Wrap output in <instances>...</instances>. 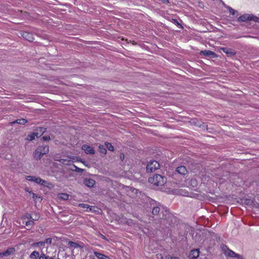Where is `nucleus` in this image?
Masks as SVG:
<instances>
[{
	"label": "nucleus",
	"instance_id": "obj_1",
	"mask_svg": "<svg viewBox=\"0 0 259 259\" xmlns=\"http://www.w3.org/2000/svg\"><path fill=\"white\" fill-rule=\"evenodd\" d=\"M166 177L160 175H155L153 177L149 178L148 180L150 183L156 186H163L166 182Z\"/></svg>",
	"mask_w": 259,
	"mask_h": 259
},
{
	"label": "nucleus",
	"instance_id": "obj_2",
	"mask_svg": "<svg viewBox=\"0 0 259 259\" xmlns=\"http://www.w3.org/2000/svg\"><path fill=\"white\" fill-rule=\"evenodd\" d=\"M160 168V164L158 162L155 160H152L148 162L146 170L148 172H152Z\"/></svg>",
	"mask_w": 259,
	"mask_h": 259
},
{
	"label": "nucleus",
	"instance_id": "obj_3",
	"mask_svg": "<svg viewBox=\"0 0 259 259\" xmlns=\"http://www.w3.org/2000/svg\"><path fill=\"white\" fill-rule=\"evenodd\" d=\"M222 250L224 253L226 255L230 257H235L237 259H242L239 254H236L235 252L230 250L227 246H223Z\"/></svg>",
	"mask_w": 259,
	"mask_h": 259
},
{
	"label": "nucleus",
	"instance_id": "obj_4",
	"mask_svg": "<svg viewBox=\"0 0 259 259\" xmlns=\"http://www.w3.org/2000/svg\"><path fill=\"white\" fill-rule=\"evenodd\" d=\"M26 180L29 181L34 182L37 184L45 185L47 182L39 177H36L34 176H28L26 178Z\"/></svg>",
	"mask_w": 259,
	"mask_h": 259
},
{
	"label": "nucleus",
	"instance_id": "obj_5",
	"mask_svg": "<svg viewBox=\"0 0 259 259\" xmlns=\"http://www.w3.org/2000/svg\"><path fill=\"white\" fill-rule=\"evenodd\" d=\"M16 250L14 247H9L6 250L0 252V259L3 257L8 256L9 255L13 254Z\"/></svg>",
	"mask_w": 259,
	"mask_h": 259
},
{
	"label": "nucleus",
	"instance_id": "obj_6",
	"mask_svg": "<svg viewBox=\"0 0 259 259\" xmlns=\"http://www.w3.org/2000/svg\"><path fill=\"white\" fill-rule=\"evenodd\" d=\"M38 153L41 154V155H44L48 153L49 151V148L48 145H42L39 146L36 149Z\"/></svg>",
	"mask_w": 259,
	"mask_h": 259
},
{
	"label": "nucleus",
	"instance_id": "obj_7",
	"mask_svg": "<svg viewBox=\"0 0 259 259\" xmlns=\"http://www.w3.org/2000/svg\"><path fill=\"white\" fill-rule=\"evenodd\" d=\"M200 55H203L207 57H210L211 58H215L217 57L216 54L210 50H203L200 52Z\"/></svg>",
	"mask_w": 259,
	"mask_h": 259
},
{
	"label": "nucleus",
	"instance_id": "obj_8",
	"mask_svg": "<svg viewBox=\"0 0 259 259\" xmlns=\"http://www.w3.org/2000/svg\"><path fill=\"white\" fill-rule=\"evenodd\" d=\"M21 35L24 38L29 41H32L34 40L33 35L31 33L24 31L22 32Z\"/></svg>",
	"mask_w": 259,
	"mask_h": 259
},
{
	"label": "nucleus",
	"instance_id": "obj_9",
	"mask_svg": "<svg viewBox=\"0 0 259 259\" xmlns=\"http://www.w3.org/2000/svg\"><path fill=\"white\" fill-rule=\"evenodd\" d=\"M82 149L84 150L87 154H94L95 153L94 149L91 146L87 145H83Z\"/></svg>",
	"mask_w": 259,
	"mask_h": 259
},
{
	"label": "nucleus",
	"instance_id": "obj_10",
	"mask_svg": "<svg viewBox=\"0 0 259 259\" xmlns=\"http://www.w3.org/2000/svg\"><path fill=\"white\" fill-rule=\"evenodd\" d=\"M199 255V250L198 249H193L189 254V258L190 259H195Z\"/></svg>",
	"mask_w": 259,
	"mask_h": 259
},
{
	"label": "nucleus",
	"instance_id": "obj_11",
	"mask_svg": "<svg viewBox=\"0 0 259 259\" xmlns=\"http://www.w3.org/2000/svg\"><path fill=\"white\" fill-rule=\"evenodd\" d=\"M176 171L179 174L184 175L187 173V169L185 166L181 165L178 167L176 169Z\"/></svg>",
	"mask_w": 259,
	"mask_h": 259
},
{
	"label": "nucleus",
	"instance_id": "obj_12",
	"mask_svg": "<svg viewBox=\"0 0 259 259\" xmlns=\"http://www.w3.org/2000/svg\"><path fill=\"white\" fill-rule=\"evenodd\" d=\"M250 14H246L240 16L238 18V21L245 22L246 21H249Z\"/></svg>",
	"mask_w": 259,
	"mask_h": 259
},
{
	"label": "nucleus",
	"instance_id": "obj_13",
	"mask_svg": "<svg viewBox=\"0 0 259 259\" xmlns=\"http://www.w3.org/2000/svg\"><path fill=\"white\" fill-rule=\"evenodd\" d=\"M84 184L87 186L92 187L95 185V181L93 179H85L84 180Z\"/></svg>",
	"mask_w": 259,
	"mask_h": 259
},
{
	"label": "nucleus",
	"instance_id": "obj_14",
	"mask_svg": "<svg viewBox=\"0 0 259 259\" xmlns=\"http://www.w3.org/2000/svg\"><path fill=\"white\" fill-rule=\"evenodd\" d=\"M94 254L98 259H110L108 256L97 251H94Z\"/></svg>",
	"mask_w": 259,
	"mask_h": 259
},
{
	"label": "nucleus",
	"instance_id": "obj_15",
	"mask_svg": "<svg viewBox=\"0 0 259 259\" xmlns=\"http://www.w3.org/2000/svg\"><path fill=\"white\" fill-rule=\"evenodd\" d=\"M26 191L28 192L30 194H31L32 195V198L34 201L36 202L37 200L39 199H40V201L42 200V198H41L37 194L33 193L31 191H28V189H26Z\"/></svg>",
	"mask_w": 259,
	"mask_h": 259
},
{
	"label": "nucleus",
	"instance_id": "obj_16",
	"mask_svg": "<svg viewBox=\"0 0 259 259\" xmlns=\"http://www.w3.org/2000/svg\"><path fill=\"white\" fill-rule=\"evenodd\" d=\"M69 157H67L66 158H60V159H55L56 161H58L64 165H68L71 162V160L69 159Z\"/></svg>",
	"mask_w": 259,
	"mask_h": 259
},
{
	"label": "nucleus",
	"instance_id": "obj_17",
	"mask_svg": "<svg viewBox=\"0 0 259 259\" xmlns=\"http://www.w3.org/2000/svg\"><path fill=\"white\" fill-rule=\"evenodd\" d=\"M221 50L223 51V52H224L225 53H226L227 54L234 56L236 54L235 52H233L232 50L230 48H221Z\"/></svg>",
	"mask_w": 259,
	"mask_h": 259
},
{
	"label": "nucleus",
	"instance_id": "obj_18",
	"mask_svg": "<svg viewBox=\"0 0 259 259\" xmlns=\"http://www.w3.org/2000/svg\"><path fill=\"white\" fill-rule=\"evenodd\" d=\"M39 252L37 251H33L29 255V257L31 259H37L39 258Z\"/></svg>",
	"mask_w": 259,
	"mask_h": 259
},
{
	"label": "nucleus",
	"instance_id": "obj_19",
	"mask_svg": "<svg viewBox=\"0 0 259 259\" xmlns=\"http://www.w3.org/2000/svg\"><path fill=\"white\" fill-rule=\"evenodd\" d=\"M27 120L25 119H24V118H22V119H17L16 120H15L14 121L12 122L11 123V124H14V123H18L19 124H25L26 122H27Z\"/></svg>",
	"mask_w": 259,
	"mask_h": 259
},
{
	"label": "nucleus",
	"instance_id": "obj_20",
	"mask_svg": "<svg viewBox=\"0 0 259 259\" xmlns=\"http://www.w3.org/2000/svg\"><path fill=\"white\" fill-rule=\"evenodd\" d=\"M58 198L61 200H67L69 198V195L66 193H60L58 195Z\"/></svg>",
	"mask_w": 259,
	"mask_h": 259
},
{
	"label": "nucleus",
	"instance_id": "obj_21",
	"mask_svg": "<svg viewBox=\"0 0 259 259\" xmlns=\"http://www.w3.org/2000/svg\"><path fill=\"white\" fill-rule=\"evenodd\" d=\"M35 137H38V134L35 133H32L28 135L26 140L27 141H32L34 139Z\"/></svg>",
	"mask_w": 259,
	"mask_h": 259
},
{
	"label": "nucleus",
	"instance_id": "obj_22",
	"mask_svg": "<svg viewBox=\"0 0 259 259\" xmlns=\"http://www.w3.org/2000/svg\"><path fill=\"white\" fill-rule=\"evenodd\" d=\"M69 247L71 248H76L78 247H81L80 245H79L77 243L71 241L68 242V244Z\"/></svg>",
	"mask_w": 259,
	"mask_h": 259
},
{
	"label": "nucleus",
	"instance_id": "obj_23",
	"mask_svg": "<svg viewBox=\"0 0 259 259\" xmlns=\"http://www.w3.org/2000/svg\"><path fill=\"white\" fill-rule=\"evenodd\" d=\"M45 245V242L43 241H39L37 242H34L31 244L32 247H39V246H44Z\"/></svg>",
	"mask_w": 259,
	"mask_h": 259
},
{
	"label": "nucleus",
	"instance_id": "obj_24",
	"mask_svg": "<svg viewBox=\"0 0 259 259\" xmlns=\"http://www.w3.org/2000/svg\"><path fill=\"white\" fill-rule=\"evenodd\" d=\"M160 208L159 207H154L152 209V213L154 215H157L159 214Z\"/></svg>",
	"mask_w": 259,
	"mask_h": 259
},
{
	"label": "nucleus",
	"instance_id": "obj_25",
	"mask_svg": "<svg viewBox=\"0 0 259 259\" xmlns=\"http://www.w3.org/2000/svg\"><path fill=\"white\" fill-rule=\"evenodd\" d=\"M223 5L226 8H227L228 9L229 11L232 15H234L235 13H237V11H236L235 10L232 9L230 6H227L225 4H223Z\"/></svg>",
	"mask_w": 259,
	"mask_h": 259
},
{
	"label": "nucleus",
	"instance_id": "obj_26",
	"mask_svg": "<svg viewBox=\"0 0 259 259\" xmlns=\"http://www.w3.org/2000/svg\"><path fill=\"white\" fill-rule=\"evenodd\" d=\"M249 21H253L255 22L259 23V18H258L257 17L253 15L250 14Z\"/></svg>",
	"mask_w": 259,
	"mask_h": 259
},
{
	"label": "nucleus",
	"instance_id": "obj_27",
	"mask_svg": "<svg viewBox=\"0 0 259 259\" xmlns=\"http://www.w3.org/2000/svg\"><path fill=\"white\" fill-rule=\"evenodd\" d=\"M42 156L43 155H41V154L38 153L37 151L36 150L35 151L34 154V157L36 159H37V160L40 159Z\"/></svg>",
	"mask_w": 259,
	"mask_h": 259
},
{
	"label": "nucleus",
	"instance_id": "obj_28",
	"mask_svg": "<svg viewBox=\"0 0 259 259\" xmlns=\"http://www.w3.org/2000/svg\"><path fill=\"white\" fill-rule=\"evenodd\" d=\"M105 146L109 151H113L114 150L113 146L111 143L106 142L105 143Z\"/></svg>",
	"mask_w": 259,
	"mask_h": 259
},
{
	"label": "nucleus",
	"instance_id": "obj_29",
	"mask_svg": "<svg viewBox=\"0 0 259 259\" xmlns=\"http://www.w3.org/2000/svg\"><path fill=\"white\" fill-rule=\"evenodd\" d=\"M100 152L103 154H106L107 152L106 149L105 148L104 145H100L99 146Z\"/></svg>",
	"mask_w": 259,
	"mask_h": 259
},
{
	"label": "nucleus",
	"instance_id": "obj_30",
	"mask_svg": "<svg viewBox=\"0 0 259 259\" xmlns=\"http://www.w3.org/2000/svg\"><path fill=\"white\" fill-rule=\"evenodd\" d=\"M179 194L184 196H189V192L183 190H180L179 191Z\"/></svg>",
	"mask_w": 259,
	"mask_h": 259
},
{
	"label": "nucleus",
	"instance_id": "obj_31",
	"mask_svg": "<svg viewBox=\"0 0 259 259\" xmlns=\"http://www.w3.org/2000/svg\"><path fill=\"white\" fill-rule=\"evenodd\" d=\"M78 206L81 208H86V211H89V205L87 204H84V203H80L78 204Z\"/></svg>",
	"mask_w": 259,
	"mask_h": 259
},
{
	"label": "nucleus",
	"instance_id": "obj_32",
	"mask_svg": "<svg viewBox=\"0 0 259 259\" xmlns=\"http://www.w3.org/2000/svg\"><path fill=\"white\" fill-rule=\"evenodd\" d=\"M32 218L31 220L32 221H36V220H38V219L39 218V215L37 214V213H36L35 212H34L33 213H32Z\"/></svg>",
	"mask_w": 259,
	"mask_h": 259
},
{
	"label": "nucleus",
	"instance_id": "obj_33",
	"mask_svg": "<svg viewBox=\"0 0 259 259\" xmlns=\"http://www.w3.org/2000/svg\"><path fill=\"white\" fill-rule=\"evenodd\" d=\"M34 224V223L33 222V221L32 220H29V221H26L25 222V225L26 226H30V227H32Z\"/></svg>",
	"mask_w": 259,
	"mask_h": 259
},
{
	"label": "nucleus",
	"instance_id": "obj_34",
	"mask_svg": "<svg viewBox=\"0 0 259 259\" xmlns=\"http://www.w3.org/2000/svg\"><path fill=\"white\" fill-rule=\"evenodd\" d=\"M52 238H48L45 239V240L43 242H45V244H51L52 243Z\"/></svg>",
	"mask_w": 259,
	"mask_h": 259
},
{
	"label": "nucleus",
	"instance_id": "obj_35",
	"mask_svg": "<svg viewBox=\"0 0 259 259\" xmlns=\"http://www.w3.org/2000/svg\"><path fill=\"white\" fill-rule=\"evenodd\" d=\"M38 259H46V255L43 252H41V254H39Z\"/></svg>",
	"mask_w": 259,
	"mask_h": 259
},
{
	"label": "nucleus",
	"instance_id": "obj_36",
	"mask_svg": "<svg viewBox=\"0 0 259 259\" xmlns=\"http://www.w3.org/2000/svg\"><path fill=\"white\" fill-rule=\"evenodd\" d=\"M97 208L95 207V206H90L89 205V211H96V209H97Z\"/></svg>",
	"mask_w": 259,
	"mask_h": 259
},
{
	"label": "nucleus",
	"instance_id": "obj_37",
	"mask_svg": "<svg viewBox=\"0 0 259 259\" xmlns=\"http://www.w3.org/2000/svg\"><path fill=\"white\" fill-rule=\"evenodd\" d=\"M165 259H180L179 257L176 256H171L169 255L166 256Z\"/></svg>",
	"mask_w": 259,
	"mask_h": 259
},
{
	"label": "nucleus",
	"instance_id": "obj_38",
	"mask_svg": "<svg viewBox=\"0 0 259 259\" xmlns=\"http://www.w3.org/2000/svg\"><path fill=\"white\" fill-rule=\"evenodd\" d=\"M73 167L75 168L74 170H75L76 171H77V172H81V171H82V169L77 167L75 165H73Z\"/></svg>",
	"mask_w": 259,
	"mask_h": 259
},
{
	"label": "nucleus",
	"instance_id": "obj_39",
	"mask_svg": "<svg viewBox=\"0 0 259 259\" xmlns=\"http://www.w3.org/2000/svg\"><path fill=\"white\" fill-rule=\"evenodd\" d=\"M42 139L44 140V141H49L50 140L51 138H50V137L48 136H44L42 138Z\"/></svg>",
	"mask_w": 259,
	"mask_h": 259
},
{
	"label": "nucleus",
	"instance_id": "obj_40",
	"mask_svg": "<svg viewBox=\"0 0 259 259\" xmlns=\"http://www.w3.org/2000/svg\"><path fill=\"white\" fill-rule=\"evenodd\" d=\"M24 217L28 219H32V214H29V213L26 214V215H25Z\"/></svg>",
	"mask_w": 259,
	"mask_h": 259
},
{
	"label": "nucleus",
	"instance_id": "obj_41",
	"mask_svg": "<svg viewBox=\"0 0 259 259\" xmlns=\"http://www.w3.org/2000/svg\"><path fill=\"white\" fill-rule=\"evenodd\" d=\"M124 155L123 153H121L120 155V158L122 161H123L124 159Z\"/></svg>",
	"mask_w": 259,
	"mask_h": 259
},
{
	"label": "nucleus",
	"instance_id": "obj_42",
	"mask_svg": "<svg viewBox=\"0 0 259 259\" xmlns=\"http://www.w3.org/2000/svg\"><path fill=\"white\" fill-rule=\"evenodd\" d=\"M39 129H40V131L41 132H42V133H44L45 132V128H43V127H39Z\"/></svg>",
	"mask_w": 259,
	"mask_h": 259
},
{
	"label": "nucleus",
	"instance_id": "obj_43",
	"mask_svg": "<svg viewBox=\"0 0 259 259\" xmlns=\"http://www.w3.org/2000/svg\"><path fill=\"white\" fill-rule=\"evenodd\" d=\"M101 236L102 237V238L104 239H106V237L105 236H104L103 235H101Z\"/></svg>",
	"mask_w": 259,
	"mask_h": 259
},
{
	"label": "nucleus",
	"instance_id": "obj_44",
	"mask_svg": "<svg viewBox=\"0 0 259 259\" xmlns=\"http://www.w3.org/2000/svg\"><path fill=\"white\" fill-rule=\"evenodd\" d=\"M53 257H50L49 256L46 255V259H50V258H52Z\"/></svg>",
	"mask_w": 259,
	"mask_h": 259
},
{
	"label": "nucleus",
	"instance_id": "obj_45",
	"mask_svg": "<svg viewBox=\"0 0 259 259\" xmlns=\"http://www.w3.org/2000/svg\"><path fill=\"white\" fill-rule=\"evenodd\" d=\"M192 183H193V184H196V181H195V180H192Z\"/></svg>",
	"mask_w": 259,
	"mask_h": 259
},
{
	"label": "nucleus",
	"instance_id": "obj_46",
	"mask_svg": "<svg viewBox=\"0 0 259 259\" xmlns=\"http://www.w3.org/2000/svg\"><path fill=\"white\" fill-rule=\"evenodd\" d=\"M161 255V259H164V257L161 255V254H160Z\"/></svg>",
	"mask_w": 259,
	"mask_h": 259
},
{
	"label": "nucleus",
	"instance_id": "obj_47",
	"mask_svg": "<svg viewBox=\"0 0 259 259\" xmlns=\"http://www.w3.org/2000/svg\"><path fill=\"white\" fill-rule=\"evenodd\" d=\"M50 259H55V258L53 257V258Z\"/></svg>",
	"mask_w": 259,
	"mask_h": 259
}]
</instances>
